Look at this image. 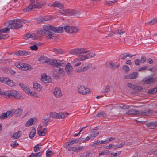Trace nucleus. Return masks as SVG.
<instances>
[{"instance_id":"f257e3e1","label":"nucleus","mask_w":157,"mask_h":157,"mask_svg":"<svg viewBox=\"0 0 157 157\" xmlns=\"http://www.w3.org/2000/svg\"><path fill=\"white\" fill-rule=\"evenodd\" d=\"M43 30L44 31L45 36L49 39L53 38L54 34L52 32L55 33H62L63 31V27H55L49 24L44 25L43 26Z\"/></svg>"},{"instance_id":"f03ea898","label":"nucleus","mask_w":157,"mask_h":157,"mask_svg":"<svg viewBox=\"0 0 157 157\" xmlns=\"http://www.w3.org/2000/svg\"><path fill=\"white\" fill-rule=\"evenodd\" d=\"M126 114L127 115L138 116H156L157 115V110L154 111L150 109L141 111L132 109L129 110L127 112Z\"/></svg>"},{"instance_id":"7ed1b4c3","label":"nucleus","mask_w":157,"mask_h":157,"mask_svg":"<svg viewBox=\"0 0 157 157\" xmlns=\"http://www.w3.org/2000/svg\"><path fill=\"white\" fill-rule=\"evenodd\" d=\"M7 23L10 25V28L17 29L21 27L23 24H25V21L22 19H14L9 20L7 21Z\"/></svg>"},{"instance_id":"20e7f679","label":"nucleus","mask_w":157,"mask_h":157,"mask_svg":"<svg viewBox=\"0 0 157 157\" xmlns=\"http://www.w3.org/2000/svg\"><path fill=\"white\" fill-rule=\"evenodd\" d=\"M89 51L85 48H79L71 50L70 52V54L77 55H81V56L78 57V59L79 61H84L86 59V56H82V54L87 53Z\"/></svg>"},{"instance_id":"39448f33","label":"nucleus","mask_w":157,"mask_h":157,"mask_svg":"<svg viewBox=\"0 0 157 157\" xmlns=\"http://www.w3.org/2000/svg\"><path fill=\"white\" fill-rule=\"evenodd\" d=\"M37 1L31 0V3L26 8L23 9L24 12H29L33 9L41 8L43 6V4H41V2H36Z\"/></svg>"},{"instance_id":"423d86ee","label":"nucleus","mask_w":157,"mask_h":157,"mask_svg":"<svg viewBox=\"0 0 157 157\" xmlns=\"http://www.w3.org/2000/svg\"><path fill=\"white\" fill-rule=\"evenodd\" d=\"M4 94L9 97L11 96L15 97L17 99H20L22 97L21 94H18L17 91L15 90L10 91L6 93L4 92Z\"/></svg>"},{"instance_id":"0eeeda50","label":"nucleus","mask_w":157,"mask_h":157,"mask_svg":"<svg viewBox=\"0 0 157 157\" xmlns=\"http://www.w3.org/2000/svg\"><path fill=\"white\" fill-rule=\"evenodd\" d=\"M15 66L23 70H30L32 69L31 66L28 64L24 63L21 62L15 63Z\"/></svg>"},{"instance_id":"6e6552de","label":"nucleus","mask_w":157,"mask_h":157,"mask_svg":"<svg viewBox=\"0 0 157 157\" xmlns=\"http://www.w3.org/2000/svg\"><path fill=\"white\" fill-rule=\"evenodd\" d=\"M78 92L82 95H86L90 93V89L88 88H86L84 86L79 85L78 86Z\"/></svg>"},{"instance_id":"1a4fd4ad","label":"nucleus","mask_w":157,"mask_h":157,"mask_svg":"<svg viewBox=\"0 0 157 157\" xmlns=\"http://www.w3.org/2000/svg\"><path fill=\"white\" fill-rule=\"evenodd\" d=\"M64 29L66 32L70 33H76L79 31L78 28L74 26L71 27L66 25L64 26Z\"/></svg>"},{"instance_id":"9d476101","label":"nucleus","mask_w":157,"mask_h":157,"mask_svg":"<svg viewBox=\"0 0 157 157\" xmlns=\"http://www.w3.org/2000/svg\"><path fill=\"white\" fill-rule=\"evenodd\" d=\"M53 94L57 98L60 97L62 95L61 90L60 88L58 87L55 88L53 92Z\"/></svg>"},{"instance_id":"9b49d317","label":"nucleus","mask_w":157,"mask_h":157,"mask_svg":"<svg viewBox=\"0 0 157 157\" xmlns=\"http://www.w3.org/2000/svg\"><path fill=\"white\" fill-rule=\"evenodd\" d=\"M138 75L137 72H133L125 75V78L127 79H134Z\"/></svg>"},{"instance_id":"f8f14e48","label":"nucleus","mask_w":157,"mask_h":157,"mask_svg":"<svg viewBox=\"0 0 157 157\" xmlns=\"http://www.w3.org/2000/svg\"><path fill=\"white\" fill-rule=\"evenodd\" d=\"M65 71L69 76H71L72 75V67L70 64H68L66 66Z\"/></svg>"},{"instance_id":"ddd939ff","label":"nucleus","mask_w":157,"mask_h":157,"mask_svg":"<svg viewBox=\"0 0 157 157\" xmlns=\"http://www.w3.org/2000/svg\"><path fill=\"white\" fill-rule=\"evenodd\" d=\"M41 80L43 83L45 84L51 83L52 81V79L48 76H44V77L42 76L41 78Z\"/></svg>"},{"instance_id":"4468645a","label":"nucleus","mask_w":157,"mask_h":157,"mask_svg":"<svg viewBox=\"0 0 157 157\" xmlns=\"http://www.w3.org/2000/svg\"><path fill=\"white\" fill-rule=\"evenodd\" d=\"M30 53L29 52L26 51H25V50H23V51L20 50V51L16 52L15 53V54L17 56H26L27 55H29Z\"/></svg>"},{"instance_id":"2eb2a0df","label":"nucleus","mask_w":157,"mask_h":157,"mask_svg":"<svg viewBox=\"0 0 157 157\" xmlns=\"http://www.w3.org/2000/svg\"><path fill=\"white\" fill-rule=\"evenodd\" d=\"M155 78L153 77H151L147 79L146 78H144L143 81L144 83L149 84H150L155 81Z\"/></svg>"},{"instance_id":"dca6fc26","label":"nucleus","mask_w":157,"mask_h":157,"mask_svg":"<svg viewBox=\"0 0 157 157\" xmlns=\"http://www.w3.org/2000/svg\"><path fill=\"white\" fill-rule=\"evenodd\" d=\"M52 6L53 7H56L60 9H62L64 7V5L63 4L57 1L55 2L51 6Z\"/></svg>"},{"instance_id":"f3484780","label":"nucleus","mask_w":157,"mask_h":157,"mask_svg":"<svg viewBox=\"0 0 157 157\" xmlns=\"http://www.w3.org/2000/svg\"><path fill=\"white\" fill-rule=\"evenodd\" d=\"M71 9H62L61 10H59V13L63 15H67V14H68L70 15V13Z\"/></svg>"},{"instance_id":"a211bd4d","label":"nucleus","mask_w":157,"mask_h":157,"mask_svg":"<svg viewBox=\"0 0 157 157\" xmlns=\"http://www.w3.org/2000/svg\"><path fill=\"white\" fill-rule=\"evenodd\" d=\"M146 125L147 127H152V129L155 128L157 126V121L149 122L146 124Z\"/></svg>"},{"instance_id":"6ab92c4d","label":"nucleus","mask_w":157,"mask_h":157,"mask_svg":"<svg viewBox=\"0 0 157 157\" xmlns=\"http://www.w3.org/2000/svg\"><path fill=\"white\" fill-rule=\"evenodd\" d=\"M119 64L116 65L115 63L112 62H110L108 64V67L111 69L113 70H114L117 68H118L119 67Z\"/></svg>"},{"instance_id":"aec40b11","label":"nucleus","mask_w":157,"mask_h":157,"mask_svg":"<svg viewBox=\"0 0 157 157\" xmlns=\"http://www.w3.org/2000/svg\"><path fill=\"white\" fill-rule=\"evenodd\" d=\"M22 110L20 108H18L14 111V115L16 117L20 116L22 112Z\"/></svg>"},{"instance_id":"412c9836","label":"nucleus","mask_w":157,"mask_h":157,"mask_svg":"<svg viewBox=\"0 0 157 157\" xmlns=\"http://www.w3.org/2000/svg\"><path fill=\"white\" fill-rule=\"evenodd\" d=\"M78 143V139H75L71 141L70 142H68L66 143V145L67 146H71L73 144Z\"/></svg>"},{"instance_id":"4be33fe9","label":"nucleus","mask_w":157,"mask_h":157,"mask_svg":"<svg viewBox=\"0 0 157 157\" xmlns=\"http://www.w3.org/2000/svg\"><path fill=\"white\" fill-rule=\"evenodd\" d=\"M5 83L11 87L13 86L14 85V83L13 81L8 78H7V79Z\"/></svg>"},{"instance_id":"5701e85b","label":"nucleus","mask_w":157,"mask_h":157,"mask_svg":"<svg viewBox=\"0 0 157 157\" xmlns=\"http://www.w3.org/2000/svg\"><path fill=\"white\" fill-rule=\"evenodd\" d=\"M52 72H53V76L55 79H58L60 77V75L59 72H57L56 69H53Z\"/></svg>"},{"instance_id":"b1692460","label":"nucleus","mask_w":157,"mask_h":157,"mask_svg":"<svg viewBox=\"0 0 157 157\" xmlns=\"http://www.w3.org/2000/svg\"><path fill=\"white\" fill-rule=\"evenodd\" d=\"M71 11L70 13V16H76L79 15L80 12L78 10H74L71 9Z\"/></svg>"},{"instance_id":"393cba45","label":"nucleus","mask_w":157,"mask_h":157,"mask_svg":"<svg viewBox=\"0 0 157 157\" xmlns=\"http://www.w3.org/2000/svg\"><path fill=\"white\" fill-rule=\"evenodd\" d=\"M50 117L55 118H60V114L56 112L51 113H50Z\"/></svg>"},{"instance_id":"a878e982","label":"nucleus","mask_w":157,"mask_h":157,"mask_svg":"<svg viewBox=\"0 0 157 157\" xmlns=\"http://www.w3.org/2000/svg\"><path fill=\"white\" fill-rule=\"evenodd\" d=\"M117 2V0H115L113 1H105V4L107 6H112L114 5Z\"/></svg>"},{"instance_id":"bb28decb","label":"nucleus","mask_w":157,"mask_h":157,"mask_svg":"<svg viewBox=\"0 0 157 157\" xmlns=\"http://www.w3.org/2000/svg\"><path fill=\"white\" fill-rule=\"evenodd\" d=\"M46 63H48L50 65H53V67H55L56 63V59H48L45 61Z\"/></svg>"},{"instance_id":"cd10ccee","label":"nucleus","mask_w":157,"mask_h":157,"mask_svg":"<svg viewBox=\"0 0 157 157\" xmlns=\"http://www.w3.org/2000/svg\"><path fill=\"white\" fill-rule=\"evenodd\" d=\"M33 85V88L36 90H40L42 88L41 85L36 82H34Z\"/></svg>"},{"instance_id":"c85d7f7f","label":"nucleus","mask_w":157,"mask_h":157,"mask_svg":"<svg viewBox=\"0 0 157 157\" xmlns=\"http://www.w3.org/2000/svg\"><path fill=\"white\" fill-rule=\"evenodd\" d=\"M47 129L46 128H45L43 131H41L40 130H39L38 131V134L40 136H44L47 132Z\"/></svg>"},{"instance_id":"c756f323","label":"nucleus","mask_w":157,"mask_h":157,"mask_svg":"<svg viewBox=\"0 0 157 157\" xmlns=\"http://www.w3.org/2000/svg\"><path fill=\"white\" fill-rule=\"evenodd\" d=\"M42 145L40 144H39L36 145L33 147L34 151L35 152H37L39 151L40 149L41 148Z\"/></svg>"},{"instance_id":"7c9ffc66","label":"nucleus","mask_w":157,"mask_h":157,"mask_svg":"<svg viewBox=\"0 0 157 157\" xmlns=\"http://www.w3.org/2000/svg\"><path fill=\"white\" fill-rule=\"evenodd\" d=\"M36 132V130L35 128H33L29 135V137L31 139L33 138Z\"/></svg>"},{"instance_id":"2f4dec72","label":"nucleus","mask_w":157,"mask_h":157,"mask_svg":"<svg viewBox=\"0 0 157 157\" xmlns=\"http://www.w3.org/2000/svg\"><path fill=\"white\" fill-rule=\"evenodd\" d=\"M64 61H60L59 60H56V63L55 66L57 68L59 67L62 64H64Z\"/></svg>"},{"instance_id":"473e14b6","label":"nucleus","mask_w":157,"mask_h":157,"mask_svg":"<svg viewBox=\"0 0 157 157\" xmlns=\"http://www.w3.org/2000/svg\"><path fill=\"white\" fill-rule=\"evenodd\" d=\"M92 154L91 152L90 151H88L83 152L81 155V157H87L89 156L90 154Z\"/></svg>"},{"instance_id":"72a5a7b5","label":"nucleus","mask_w":157,"mask_h":157,"mask_svg":"<svg viewBox=\"0 0 157 157\" xmlns=\"http://www.w3.org/2000/svg\"><path fill=\"white\" fill-rule=\"evenodd\" d=\"M156 22H157V18H155L152 20L150 21V22L146 23L145 25H151L155 24Z\"/></svg>"},{"instance_id":"f704fd0d","label":"nucleus","mask_w":157,"mask_h":157,"mask_svg":"<svg viewBox=\"0 0 157 157\" xmlns=\"http://www.w3.org/2000/svg\"><path fill=\"white\" fill-rule=\"evenodd\" d=\"M33 120L32 118H30L28 120L25 124L26 127L32 125L33 122Z\"/></svg>"},{"instance_id":"c9c22d12","label":"nucleus","mask_w":157,"mask_h":157,"mask_svg":"<svg viewBox=\"0 0 157 157\" xmlns=\"http://www.w3.org/2000/svg\"><path fill=\"white\" fill-rule=\"evenodd\" d=\"M131 89L136 90H138L139 91H141L143 89V88L142 87L139 86H137L134 84L132 85Z\"/></svg>"},{"instance_id":"e433bc0d","label":"nucleus","mask_w":157,"mask_h":157,"mask_svg":"<svg viewBox=\"0 0 157 157\" xmlns=\"http://www.w3.org/2000/svg\"><path fill=\"white\" fill-rule=\"evenodd\" d=\"M106 116V114L105 113L102 111H101L99 112L96 116V117H105Z\"/></svg>"},{"instance_id":"4c0bfd02","label":"nucleus","mask_w":157,"mask_h":157,"mask_svg":"<svg viewBox=\"0 0 157 157\" xmlns=\"http://www.w3.org/2000/svg\"><path fill=\"white\" fill-rule=\"evenodd\" d=\"M21 131H18L15 133L13 136L12 137L15 139H17L21 136Z\"/></svg>"},{"instance_id":"58836bf2","label":"nucleus","mask_w":157,"mask_h":157,"mask_svg":"<svg viewBox=\"0 0 157 157\" xmlns=\"http://www.w3.org/2000/svg\"><path fill=\"white\" fill-rule=\"evenodd\" d=\"M128 56H129V55L126 54L125 53L122 54L119 57V59L124 60L126 58L128 57Z\"/></svg>"},{"instance_id":"ea45409f","label":"nucleus","mask_w":157,"mask_h":157,"mask_svg":"<svg viewBox=\"0 0 157 157\" xmlns=\"http://www.w3.org/2000/svg\"><path fill=\"white\" fill-rule=\"evenodd\" d=\"M36 33L45 36L44 31V30H42L41 29H37L36 30Z\"/></svg>"},{"instance_id":"a19ab883","label":"nucleus","mask_w":157,"mask_h":157,"mask_svg":"<svg viewBox=\"0 0 157 157\" xmlns=\"http://www.w3.org/2000/svg\"><path fill=\"white\" fill-rule=\"evenodd\" d=\"M10 29L7 27L4 28L0 30V33H8L9 32Z\"/></svg>"},{"instance_id":"79ce46f5","label":"nucleus","mask_w":157,"mask_h":157,"mask_svg":"<svg viewBox=\"0 0 157 157\" xmlns=\"http://www.w3.org/2000/svg\"><path fill=\"white\" fill-rule=\"evenodd\" d=\"M157 91V87H155L153 88L148 92V94H152L155 93Z\"/></svg>"},{"instance_id":"37998d69","label":"nucleus","mask_w":157,"mask_h":157,"mask_svg":"<svg viewBox=\"0 0 157 157\" xmlns=\"http://www.w3.org/2000/svg\"><path fill=\"white\" fill-rule=\"evenodd\" d=\"M14 110H11L10 111H7L6 113L7 114V117L8 116L9 117H11L13 114H14Z\"/></svg>"},{"instance_id":"c03bdc74","label":"nucleus","mask_w":157,"mask_h":157,"mask_svg":"<svg viewBox=\"0 0 157 157\" xmlns=\"http://www.w3.org/2000/svg\"><path fill=\"white\" fill-rule=\"evenodd\" d=\"M7 114L6 113H3L1 116H0V119L3 120L7 118Z\"/></svg>"},{"instance_id":"a18cd8bd","label":"nucleus","mask_w":157,"mask_h":157,"mask_svg":"<svg viewBox=\"0 0 157 157\" xmlns=\"http://www.w3.org/2000/svg\"><path fill=\"white\" fill-rule=\"evenodd\" d=\"M53 51L57 54H62L63 53L62 50L60 49L54 48Z\"/></svg>"},{"instance_id":"49530a36","label":"nucleus","mask_w":157,"mask_h":157,"mask_svg":"<svg viewBox=\"0 0 157 157\" xmlns=\"http://www.w3.org/2000/svg\"><path fill=\"white\" fill-rule=\"evenodd\" d=\"M53 155L52 152L50 150H48L47 151L46 156L48 157H50Z\"/></svg>"},{"instance_id":"de8ad7c7","label":"nucleus","mask_w":157,"mask_h":157,"mask_svg":"<svg viewBox=\"0 0 157 157\" xmlns=\"http://www.w3.org/2000/svg\"><path fill=\"white\" fill-rule=\"evenodd\" d=\"M110 91V87L109 86L107 85V86L105 87V90L102 91L101 92L102 93H107L108 92H109Z\"/></svg>"},{"instance_id":"09e8293b","label":"nucleus","mask_w":157,"mask_h":157,"mask_svg":"<svg viewBox=\"0 0 157 157\" xmlns=\"http://www.w3.org/2000/svg\"><path fill=\"white\" fill-rule=\"evenodd\" d=\"M61 118L63 119L66 117L69 114L68 113H60Z\"/></svg>"},{"instance_id":"8fccbe9b","label":"nucleus","mask_w":157,"mask_h":157,"mask_svg":"<svg viewBox=\"0 0 157 157\" xmlns=\"http://www.w3.org/2000/svg\"><path fill=\"white\" fill-rule=\"evenodd\" d=\"M132 106V105L130 106H125L121 105L119 106V107L122 109L125 110L126 109H129V108Z\"/></svg>"},{"instance_id":"3c124183","label":"nucleus","mask_w":157,"mask_h":157,"mask_svg":"<svg viewBox=\"0 0 157 157\" xmlns=\"http://www.w3.org/2000/svg\"><path fill=\"white\" fill-rule=\"evenodd\" d=\"M58 72L59 75H64L65 74V71L63 69L59 68L58 69Z\"/></svg>"},{"instance_id":"603ef678","label":"nucleus","mask_w":157,"mask_h":157,"mask_svg":"<svg viewBox=\"0 0 157 157\" xmlns=\"http://www.w3.org/2000/svg\"><path fill=\"white\" fill-rule=\"evenodd\" d=\"M115 34H118L119 35H121L123 34L124 33V29L118 30H117L115 32Z\"/></svg>"},{"instance_id":"864d4df0","label":"nucleus","mask_w":157,"mask_h":157,"mask_svg":"<svg viewBox=\"0 0 157 157\" xmlns=\"http://www.w3.org/2000/svg\"><path fill=\"white\" fill-rule=\"evenodd\" d=\"M9 37V36L7 34L3 35L0 33V39H5Z\"/></svg>"},{"instance_id":"5fc2aeb1","label":"nucleus","mask_w":157,"mask_h":157,"mask_svg":"<svg viewBox=\"0 0 157 157\" xmlns=\"http://www.w3.org/2000/svg\"><path fill=\"white\" fill-rule=\"evenodd\" d=\"M123 69L126 72H128L130 69L129 67L126 65L123 66Z\"/></svg>"},{"instance_id":"6e6d98bb","label":"nucleus","mask_w":157,"mask_h":157,"mask_svg":"<svg viewBox=\"0 0 157 157\" xmlns=\"http://www.w3.org/2000/svg\"><path fill=\"white\" fill-rule=\"evenodd\" d=\"M7 78L5 77H0V83H5L6 81Z\"/></svg>"},{"instance_id":"4d7b16f0","label":"nucleus","mask_w":157,"mask_h":157,"mask_svg":"<svg viewBox=\"0 0 157 157\" xmlns=\"http://www.w3.org/2000/svg\"><path fill=\"white\" fill-rule=\"evenodd\" d=\"M49 19H48V18H47L46 17H45L43 18H38V21H39V22H43V21H45V20H46V21L48 20Z\"/></svg>"},{"instance_id":"13d9d810","label":"nucleus","mask_w":157,"mask_h":157,"mask_svg":"<svg viewBox=\"0 0 157 157\" xmlns=\"http://www.w3.org/2000/svg\"><path fill=\"white\" fill-rule=\"evenodd\" d=\"M30 48L32 50L36 51L38 49V47L35 45L30 46Z\"/></svg>"},{"instance_id":"bf43d9fd","label":"nucleus","mask_w":157,"mask_h":157,"mask_svg":"<svg viewBox=\"0 0 157 157\" xmlns=\"http://www.w3.org/2000/svg\"><path fill=\"white\" fill-rule=\"evenodd\" d=\"M140 63L141 62L139 59H137L135 61V64L137 66L140 65Z\"/></svg>"},{"instance_id":"052dcab7","label":"nucleus","mask_w":157,"mask_h":157,"mask_svg":"<svg viewBox=\"0 0 157 157\" xmlns=\"http://www.w3.org/2000/svg\"><path fill=\"white\" fill-rule=\"evenodd\" d=\"M29 94H30V95L33 96L35 97H38L37 94L34 92H30Z\"/></svg>"},{"instance_id":"680f3d73","label":"nucleus","mask_w":157,"mask_h":157,"mask_svg":"<svg viewBox=\"0 0 157 157\" xmlns=\"http://www.w3.org/2000/svg\"><path fill=\"white\" fill-rule=\"evenodd\" d=\"M11 145L12 147H17L18 144L16 142H15L12 143Z\"/></svg>"},{"instance_id":"e2e57ef3","label":"nucleus","mask_w":157,"mask_h":157,"mask_svg":"<svg viewBox=\"0 0 157 157\" xmlns=\"http://www.w3.org/2000/svg\"><path fill=\"white\" fill-rule=\"evenodd\" d=\"M146 60V57L145 56H142L140 62L142 63H144Z\"/></svg>"},{"instance_id":"0e129e2a","label":"nucleus","mask_w":157,"mask_h":157,"mask_svg":"<svg viewBox=\"0 0 157 157\" xmlns=\"http://www.w3.org/2000/svg\"><path fill=\"white\" fill-rule=\"evenodd\" d=\"M49 119H43V122H44L45 123V126H47V124L48 122L49 121Z\"/></svg>"},{"instance_id":"69168bd1","label":"nucleus","mask_w":157,"mask_h":157,"mask_svg":"<svg viewBox=\"0 0 157 157\" xmlns=\"http://www.w3.org/2000/svg\"><path fill=\"white\" fill-rule=\"evenodd\" d=\"M147 66H145L142 67L141 68H139L138 69V71H141L142 70H146V69H147Z\"/></svg>"},{"instance_id":"338daca9","label":"nucleus","mask_w":157,"mask_h":157,"mask_svg":"<svg viewBox=\"0 0 157 157\" xmlns=\"http://www.w3.org/2000/svg\"><path fill=\"white\" fill-rule=\"evenodd\" d=\"M26 89L24 90L25 92L28 94H29L30 93V89L28 88V87L25 88Z\"/></svg>"},{"instance_id":"774afa93","label":"nucleus","mask_w":157,"mask_h":157,"mask_svg":"<svg viewBox=\"0 0 157 157\" xmlns=\"http://www.w3.org/2000/svg\"><path fill=\"white\" fill-rule=\"evenodd\" d=\"M37 36L36 34L34 33H32L31 38H32L33 39H35L37 38Z\"/></svg>"}]
</instances>
